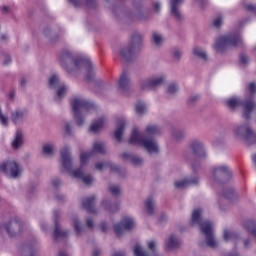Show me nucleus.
Segmentation results:
<instances>
[{
  "label": "nucleus",
  "instance_id": "nucleus-18",
  "mask_svg": "<svg viewBox=\"0 0 256 256\" xmlns=\"http://www.w3.org/2000/svg\"><path fill=\"white\" fill-rule=\"evenodd\" d=\"M27 115H29L27 109L18 108L11 112V121L14 125H19V123H23L27 119Z\"/></svg>",
  "mask_w": 256,
  "mask_h": 256
},
{
  "label": "nucleus",
  "instance_id": "nucleus-15",
  "mask_svg": "<svg viewBox=\"0 0 256 256\" xmlns=\"http://www.w3.org/2000/svg\"><path fill=\"white\" fill-rule=\"evenodd\" d=\"M117 91L122 95H127V93L131 91V78L129 77V72L123 71L120 75Z\"/></svg>",
  "mask_w": 256,
  "mask_h": 256
},
{
  "label": "nucleus",
  "instance_id": "nucleus-8",
  "mask_svg": "<svg viewBox=\"0 0 256 256\" xmlns=\"http://www.w3.org/2000/svg\"><path fill=\"white\" fill-rule=\"evenodd\" d=\"M188 149L183 153V159L185 161H192L194 157L197 159H207V149L205 148V143L201 140H192L189 145Z\"/></svg>",
  "mask_w": 256,
  "mask_h": 256
},
{
  "label": "nucleus",
  "instance_id": "nucleus-32",
  "mask_svg": "<svg viewBox=\"0 0 256 256\" xmlns=\"http://www.w3.org/2000/svg\"><path fill=\"white\" fill-rule=\"evenodd\" d=\"M222 197L227 201H234L237 199V194L235 193V189L233 187L223 188L222 189Z\"/></svg>",
  "mask_w": 256,
  "mask_h": 256
},
{
  "label": "nucleus",
  "instance_id": "nucleus-43",
  "mask_svg": "<svg viewBox=\"0 0 256 256\" xmlns=\"http://www.w3.org/2000/svg\"><path fill=\"white\" fill-rule=\"evenodd\" d=\"M145 207L148 215H153L155 211V202H153V198H148L145 202Z\"/></svg>",
  "mask_w": 256,
  "mask_h": 256
},
{
  "label": "nucleus",
  "instance_id": "nucleus-5",
  "mask_svg": "<svg viewBox=\"0 0 256 256\" xmlns=\"http://www.w3.org/2000/svg\"><path fill=\"white\" fill-rule=\"evenodd\" d=\"M227 107L230 111H235L237 108H243V119L249 121L251 119V113H253V109H256L255 99L253 98H245L241 99L239 97H233L226 101Z\"/></svg>",
  "mask_w": 256,
  "mask_h": 256
},
{
  "label": "nucleus",
  "instance_id": "nucleus-35",
  "mask_svg": "<svg viewBox=\"0 0 256 256\" xmlns=\"http://www.w3.org/2000/svg\"><path fill=\"white\" fill-rule=\"evenodd\" d=\"M99 153V155H105L107 153V147L104 142H96L93 144L92 153Z\"/></svg>",
  "mask_w": 256,
  "mask_h": 256
},
{
  "label": "nucleus",
  "instance_id": "nucleus-36",
  "mask_svg": "<svg viewBox=\"0 0 256 256\" xmlns=\"http://www.w3.org/2000/svg\"><path fill=\"white\" fill-rule=\"evenodd\" d=\"M167 95H170V97H175L177 93H179V84L177 82H172L167 86L166 89Z\"/></svg>",
  "mask_w": 256,
  "mask_h": 256
},
{
  "label": "nucleus",
  "instance_id": "nucleus-54",
  "mask_svg": "<svg viewBox=\"0 0 256 256\" xmlns=\"http://www.w3.org/2000/svg\"><path fill=\"white\" fill-rule=\"evenodd\" d=\"M98 5L97 0H85V6L88 9H97Z\"/></svg>",
  "mask_w": 256,
  "mask_h": 256
},
{
  "label": "nucleus",
  "instance_id": "nucleus-41",
  "mask_svg": "<svg viewBox=\"0 0 256 256\" xmlns=\"http://www.w3.org/2000/svg\"><path fill=\"white\" fill-rule=\"evenodd\" d=\"M199 99H201V95L191 94L187 99V106L195 107V105H197V103L199 102Z\"/></svg>",
  "mask_w": 256,
  "mask_h": 256
},
{
  "label": "nucleus",
  "instance_id": "nucleus-12",
  "mask_svg": "<svg viewBox=\"0 0 256 256\" xmlns=\"http://www.w3.org/2000/svg\"><path fill=\"white\" fill-rule=\"evenodd\" d=\"M4 229L9 237H19L23 233V221L19 217H13L4 224Z\"/></svg>",
  "mask_w": 256,
  "mask_h": 256
},
{
  "label": "nucleus",
  "instance_id": "nucleus-6",
  "mask_svg": "<svg viewBox=\"0 0 256 256\" xmlns=\"http://www.w3.org/2000/svg\"><path fill=\"white\" fill-rule=\"evenodd\" d=\"M239 46L243 47V38L241 37V33L232 32L230 34L219 37L214 45V49L219 53H225L227 49Z\"/></svg>",
  "mask_w": 256,
  "mask_h": 256
},
{
  "label": "nucleus",
  "instance_id": "nucleus-57",
  "mask_svg": "<svg viewBox=\"0 0 256 256\" xmlns=\"http://www.w3.org/2000/svg\"><path fill=\"white\" fill-rule=\"evenodd\" d=\"M195 5H199L200 9H205L209 5V0H194Z\"/></svg>",
  "mask_w": 256,
  "mask_h": 256
},
{
  "label": "nucleus",
  "instance_id": "nucleus-3",
  "mask_svg": "<svg viewBox=\"0 0 256 256\" xmlns=\"http://www.w3.org/2000/svg\"><path fill=\"white\" fill-rule=\"evenodd\" d=\"M60 157L62 161V167L70 173V175H73L75 179H80L83 181L85 185H91L93 183V177L91 175L85 176L83 174V168L80 167L76 170H73V159L71 158V148L68 146H64L60 151Z\"/></svg>",
  "mask_w": 256,
  "mask_h": 256
},
{
  "label": "nucleus",
  "instance_id": "nucleus-9",
  "mask_svg": "<svg viewBox=\"0 0 256 256\" xmlns=\"http://www.w3.org/2000/svg\"><path fill=\"white\" fill-rule=\"evenodd\" d=\"M212 176L216 183L225 185V183H229L233 179V172H231V168L227 165L214 166L212 168Z\"/></svg>",
  "mask_w": 256,
  "mask_h": 256
},
{
  "label": "nucleus",
  "instance_id": "nucleus-2",
  "mask_svg": "<svg viewBox=\"0 0 256 256\" xmlns=\"http://www.w3.org/2000/svg\"><path fill=\"white\" fill-rule=\"evenodd\" d=\"M143 1L145 0H133V5L136 9L135 13L123 6V4L112 6V13L116 19H121L122 21H148L149 12L142 10Z\"/></svg>",
  "mask_w": 256,
  "mask_h": 256
},
{
  "label": "nucleus",
  "instance_id": "nucleus-29",
  "mask_svg": "<svg viewBox=\"0 0 256 256\" xmlns=\"http://www.w3.org/2000/svg\"><path fill=\"white\" fill-rule=\"evenodd\" d=\"M102 206L104 207L105 211L108 213H117L120 209V204L119 202H111V200H103L102 201Z\"/></svg>",
  "mask_w": 256,
  "mask_h": 256
},
{
  "label": "nucleus",
  "instance_id": "nucleus-60",
  "mask_svg": "<svg viewBox=\"0 0 256 256\" xmlns=\"http://www.w3.org/2000/svg\"><path fill=\"white\" fill-rule=\"evenodd\" d=\"M108 166H109V162H99V163H96L95 169L97 171H103V169H105V167H108Z\"/></svg>",
  "mask_w": 256,
  "mask_h": 256
},
{
  "label": "nucleus",
  "instance_id": "nucleus-55",
  "mask_svg": "<svg viewBox=\"0 0 256 256\" xmlns=\"http://www.w3.org/2000/svg\"><path fill=\"white\" fill-rule=\"evenodd\" d=\"M108 167L112 173H121V166L116 165L114 163L108 162Z\"/></svg>",
  "mask_w": 256,
  "mask_h": 256
},
{
  "label": "nucleus",
  "instance_id": "nucleus-56",
  "mask_svg": "<svg viewBox=\"0 0 256 256\" xmlns=\"http://www.w3.org/2000/svg\"><path fill=\"white\" fill-rule=\"evenodd\" d=\"M191 167H192L193 173H198L199 170L201 169V162L199 160H194L192 162Z\"/></svg>",
  "mask_w": 256,
  "mask_h": 256
},
{
  "label": "nucleus",
  "instance_id": "nucleus-39",
  "mask_svg": "<svg viewBox=\"0 0 256 256\" xmlns=\"http://www.w3.org/2000/svg\"><path fill=\"white\" fill-rule=\"evenodd\" d=\"M193 55L195 57H198V59H202V61H208L209 57L207 56V53L203 51L200 47H195L193 49Z\"/></svg>",
  "mask_w": 256,
  "mask_h": 256
},
{
  "label": "nucleus",
  "instance_id": "nucleus-45",
  "mask_svg": "<svg viewBox=\"0 0 256 256\" xmlns=\"http://www.w3.org/2000/svg\"><path fill=\"white\" fill-rule=\"evenodd\" d=\"M93 156V151L90 152H82L80 154V163L81 165H86L87 161H89V158Z\"/></svg>",
  "mask_w": 256,
  "mask_h": 256
},
{
  "label": "nucleus",
  "instance_id": "nucleus-7",
  "mask_svg": "<svg viewBox=\"0 0 256 256\" xmlns=\"http://www.w3.org/2000/svg\"><path fill=\"white\" fill-rule=\"evenodd\" d=\"M71 107L73 111V117L76 125L78 127H83L85 119L81 111H93L95 109V104L83 99V98H74L71 100Z\"/></svg>",
  "mask_w": 256,
  "mask_h": 256
},
{
  "label": "nucleus",
  "instance_id": "nucleus-38",
  "mask_svg": "<svg viewBox=\"0 0 256 256\" xmlns=\"http://www.w3.org/2000/svg\"><path fill=\"white\" fill-rule=\"evenodd\" d=\"M21 256H35V248L31 245L20 246Z\"/></svg>",
  "mask_w": 256,
  "mask_h": 256
},
{
  "label": "nucleus",
  "instance_id": "nucleus-13",
  "mask_svg": "<svg viewBox=\"0 0 256 256\" xmlns=\"http://www.w3.org/2000/svg\"><path fill=\"white\" fill-rule=\"evenodd\" d=\"M135 221L132 218L124 217L122 220L113 225L114 233L117 237H121L125 231H133Z\"/></svg>",
  "mask_w": 256,
  "mask_h": 256
},
{
  "label": "nucleus",
  "instance_id": "nucleus-23",
  "mask_svg": "<svg viewBox=\"0 0 256 256\" xmlns=\"http://www.w3.org/2000/svg\"><path fill=\"white\" fill-rule=\"evenodd\" d=\"M125 125H127V121L124 118H118L116 120L117 129L114 132V137L119 143H121L123 139V131H125Z\"/></svg>",
  "mask_w": 256,
  "mask_h": 256
},
{
  "label": "nucleus",
  "instance_id": "nucleus-64",
  "mask_svg": "<svg viewBox=\"0 0 256 256\" xmlns=\"http://www.w3.org/2000/svg\"><path fill=\"white\" fill-rule=\"evenodd\" d=\"M76 9L83 5V0H68Z\"/></svg>",
  "mask_w": 256,
  "mask_h": 256
},
{
  "label": "nucleus",
  "instance_id": "nucleus-21",
  "mask_svg": "<svg viewBox=\"0 0 256 256\" xmlns=\"http://www.w3.org/2000/svg\"><path fill=\"white\" fill-rule=\"evenodd\" d=\"M95 196H90L82 199V207L87 211V213H92L93 215H97V209H95Z\"/></svg>",
  "mask_w": 256,
  "mask_h": 256
},
{
  "label": "nucleus",
  "instance_id": "nucleus-34",
  "mask_svg": "<svg viewBox=\"0 0 256 256\" xmlns=\"http://www.w3.org/2000/svg\"><path fill=\"white\" fill-rule=\"evenodd\" d=\"M180 243H179V238H177V235L172 234L170 235L168 241L166 242V247L167 249L171 250V249H177V247H179Z\"/></svg>",
  "mask_w": 256,
  "mask_h": 256
},
{
  "label": "nucleus",
  "instance_id": "nucleus-47",
  "mask_svg": "<svg viewBox=\"0 0 256 256\" xmlns=\"http://www.w3.org/2000/svg\"><path fill=\"white\" fill-rule=\"evenodd\" d=\"M187 134L185 133V130H174L173 131V137L176 141H183L185 139V136Z\"/></svg>",
  "mask_w": 256,
  "mask_h": 256
},
{
  "label": "nucleus",
  "instance_id": "nucleus-44",
  "mask_svg": "<svg viewBox=\"0 0 256 256\" xmlns=\"http://www.w3.org/2000/svg\"><path fill=\"white\" fill-rule=\"evenodd\" d=\"M135 111L138 115H145L147 112V105L143 102H138L135 106Z\"/></svg>",
  "mask_w": 256,
  "mask_h": 256
},
{
  "label": "nucleus",
  "instance_id": "nucleus-31",
  "mask_svg": "<svg viewBox=\"0 0 256 256\" xmlns=\"http://www.w3.org/2000/svg\"><path fill=\"white\" fill-rule=\"evenodd\" d=\"M43 35L48 39V41L50 43H55V41L57 39H59V35H57V33H55V31H53V29L51 28V26H46L43 29Z\"/></svg>",
  "mask_w": 256,
  "mask_h": 256
},
{
  "label": "nucleus",
  "instance_id": "nucleus-16",
  "mask_svg": "<svg viewBox=\"0 0 256 256\" xmlns=\"http://www.w3.org/2000/svg\"><path fill=\"white\" fill-rule=\"evenodd\" d=\"M164 81L165 77L163 76L158 78H147L146 80L141 81V89L142 91H151V89H156V87L163 85Z\"/></svg>",
  "mask_w": 256,
  "mask_h": 256
},
{
  "label": "nucleus",
  "instance_id": "nucleus-14",
  "mask_svg": "<svg viewBox=\"0 0 256 256\" xmlns=\"http://www.w3.org/2000/svg\"><path fill=\"white\" fill-rule=\"evenodd\" d=\"M185 3V0H170V16L176 21V23H183L185 17L181 13V4Z\"/></svg>",
  "mask_w": 256,
  "mask_h": 256
},
{
  "label": "nucleus",
  "instance_id": "nucleus-26",
  "mask_svg": "<svg viewBox=\"0 0 256 256\" xmlns=\"http://www.w3.org/2000/svg\"><path fill=\"white\" fill-rule=\"evenodd\" d=\"M69 230H62L61 224H58V226H54V232H53V238L54 241H67L69 239Z\"/></svg>",
  "mask_w": 256,
  "mask_h": 256
},
{
  "label": "nucleus",
  "instance_id": "nucleus-4",
  "mask_svg": "<svg viewBox=\"0 0 256 256\" xmlns=\"http://www.w3.org/2000/svg\"><path fill=\"white\" fill-rule=\"evenodd\" d=\"M203 210L196 209L192 212L190 225H199L201 232L205 235L206 245L215 249L217 241H215V233L213 232V224L210 221H204L201 216Z\"/></svg>",
  "mask_w": 256,
  "mask_h": 256
},
{
  "label": "nucleus",
  "instance_id": "nucleus-40",
  "mask_svg": "<svg viewBox=\"0 0 256 256\" xmlns=\"http://www.w3.org/2000/svg\"><path fill=\"white\" fill-rule=\"evenodd\" d=\"M104 120L103 118H100L93 122L89 128V131L91 133H97L101 127H103Z\"/></svg>",
  "mask_w": 256,
  "mask_h": 256
},
{
  "label": "nucleus",
  "instance_id": "nucleus-51",
  "mask_svg": "<svg viewBox=\"0 0 256 256\" xmlns=\"http://www.w3.org/2000/svg\"><path fill=\"white\" fill-rule=\"evenodd\" d=\"M54 150H55V146H53L52 144H46L42 148L44 155H53Z\"/></svg>",
  "mask_w": 256,
  "mask_h": 256
},
{
  "label": "nucleus",
  "instance_id": "nucleus-42",
  "mask_svg": "<svg viewBox=\"0 0 256 256\" xmlns=\"http://www.w3.org/2000/svg\"><path fill=\"white\" fill-rule=\"evenodd\" d=\"M49 89H57L59 87V76L53 74L48 80Z\"/></svg>",
  "mask_w": 256,
  "mask_h": 256
},
{
  "label": "nucleus",
  "instance_id": "nucleus-62",
  "mask_svg": "<svg viewBox=\"0 0 256 256\" xmlns=\"http://www.w3.org/2000/svg\"><path fill=\"white\" fill-rule=\"evenodd\" d=\"M167 221H168L167 214L161 213L158 218V222L160 223V225H165V223H167Z\"/></svg>",
  "mask_w": 256,
  "mask_h": 256
},
{
  "label": "nucleus",
  "instance_id": "nucleus-20",
  "mask_svg": "<svg viewBox=\"0 0 256 256\" xmlns=\"http://www.w3.org/2000/svg\"><path fill=\"white\" fill-rule=\"evenodd\" d=\"M161 126L157 124H149L145 129L144 139H155L157 135H161Z\"/></svg>",
  "mask_w": 256,
  "mask_h": 256
},
{
  "label": "nucleus",
  "instance_id": "nucleus-17",
  "mask_svg": "<svg viewBox=\"0 0 256 256\" xmlns=\"http://www.w3.org/2000/svg\"><path fill=\"white\" fill-rule=\"evenodd\" d=\"M138 51L139 50H136L133 46L128 44L120 49V57H122L126 63H131L135 61Z\"/></svg>",
  "mask_w": 256,
  "mask_h": 256
},
{
  "label": "nucleus",
  "instance_id": "nucleus-61",
  "mask_svg": "<svg viewBox=\"0 0 256 256\" xmlns=\"http://www.w3.org/2000/svg\"><path fill=\"white\" fill-rule=\"evenodd\" d=\"M247 91H249V93L251 95H255L256 94V83L255 82H251L248 86H247Z\"/></svg>",
  "mask_w": 256,
  "mask_h": 256
},
{
  "label": "nucleus",
  "instance_id": "nucleus-1",
  "mask_svg": "<svg viewBox=\"0 0 256 256\" xmlns=\"http://www.w3.org/2000/svg\"><path fill=\"white\" fill-rule=\"evenodd\" d=\"M60 65L67 73H73L79 71L82 67L86 68V81L93 83L95 81V71L93 70V64L87 57L75 58L73 53L69 50H64L60 56Z\"/></svg>",
  "mask_w": 256,
  "mask_h": 256
},
{
  "label": "nucleus",
  "instance_id": "nucleus-25",
  "mask_svg": "<svg viewBox=\"0 0 256 256\" xmlns=\"http://www.w3.org/2000/svg\"><path fill=\"white\" fill-rule=\"evenodd\" d=\"M131 47H133L136 50H140L143 47V34H141L139 31H134L131 35L130 44Z\"/></svg>",
  "mask_w": 256,
  "mask_h": 256
},
{
  "label": "nucleus",
  "instance_id": "nucleus-11",
  "mask_svg": "<svg viewBox=\"0 0 256 256\" xmlns=\"http://www.w3.org/2000/svg\"><path fill=\"white\" fill-rule=\"evenodd\" d=\"M0 171L12 179H17L23 173V166L20 167L15 161H6L0 164Z\"/></svg>",
  "mask_w": 256,
  "mask_h": 256
},
{
  "label": "nucleus",
  "instance_id": "nucleus-58",
  "mask_svg": "<svg viewBox=\"0 0 256 256\" xmlns=\"http://www.w3.org/2000/svg\"><path fill=\"white\" fill-rule=\"evenodd\" d=\"M152 40H153V43H155V45H161V42L163 41V37H161V35L154 32L152 34Z\"/></svg>",
  "mask_w": 256,
  "mask_h": 256
},
{
  "label": "nucleus",
  "instance_id": "nucleus-30",
  "mask_svg": "<svg viewBox=\"0 0 256 256\" xmlns=\"http://www.w3.org/2000/svg\"><path fill=\"white\" fill-rule=\"evenodd\" d=\"M143 140H145V136L139 138V131H137V128H133L129 144L130 145H143Z\"/></svg>",
  "mask_w": 256,
  "mask_h": 256
},
{
  "label": "nucleus",
  "instance_id": "nucleus-53",
  "mask_svg": "<svg viewBox=\"0 0 256 256\" xmlns=\"http://www.w3.org/2000/svg\"><path fill=\"white\" fill-rule=\"evenodd\" d=\"M172 55L176 61H181V57H183V51L180 48H174Z\"/></svg>",
  "mask_w": 256,
  "mask_h": 256
},
{
  "label": "nucleus",
  "instance_id": "nucleus-24",
  "mask_svg": "<svg viewBox=\"0 0 256 256\" xmlns=\"http://www.w3.org/2000/svg\"><path fill=\"white\" fill-rule=\"evenodd\" d=\"M23 145H25V133H23V130L18 129L12 140L11 146L14 151H17V149L23 147Z\"/></svg>",
  "mask_w": 256,
  "mask_h": 256
},
{
  "label": "nucleus",
  "instance_id": "nucleus-49",
  "mask_svg": "<svg viewBox=\"0 0 256 256\" xmlns=\"http://www.w3.org/2000/svg\"><path fill=\"white\" fill-rule=\"evenodd\" d=\"M239 63L242 67H247L249 65V56L245 53L239 55Z\"/></svg>",
  "mask_w": 256,
  "mask_h": 256
},
{
  "label": "nucleus",
  "instance_id": "nucleus-27",
  "mask_svg": "<svg viewBox=\"0 0 256 256\" xmlns=\"http://www.w3.org/2000/svg\"><path fill=\"white\" fill-rule=\"evenodd\" d=\"M223 239L224 241H226V243L228 241H234V249H237V242L239 241V233H237V231L235 230H224L223 232Z\"/></svg>",
  "mask_w": 256,
  "mask_h": 256
},
{
  "label": "nucleus",
  "instance_id": "nucleus-22",
  "mask_svg": "<svg viewBox=\"0 0 256 256\" xmlns=\"http://www.w3.org/2000/svg\"><path fill=\"white\" fill-rule=\"evenodd\" d=\"M142 145L150 155H152V153H155L156 155L159 153V146L157 145L155 138H145L142 140Z\"/></svg>",
  "mask_w": 256,
  "mask_h": 256
},
{
  "label": "nucleus",
  "instance_id": "nucleus-10",
  "mask_svg": "<svg viewBox=\"0 0 256 256\" xmlns=\"http://www.w3.org/2000/svg\"><path fill=\"white\" fill-rule=\"evenodd\" d=\"M234 131L237 137L245 141L246 145H256V133L253 131L248 123L237 126Z\"/></svg>",
  "mask_w": 256,
  "mask_h": 256
},
{
  "label": "nucleus",
  "instance_id": "nucleus-59",
  "mask_svg": "<svg viewBox=\"0 0 256 256\" xmlns=\"http://www.w3.org/2000/svg\"><path fill=\"white\" fill-rule=\"evenodd\" d=\"M61 213L59 210H54V227L60 225Z\"/></svg>",
  "mask_w": 256,
  "mask_h": 256
},
{
  "label": "nucleus",
  "instance_id": "nucleus-33",
  "mask_svg": "<svg viewBox=\"0 0 256 256\" xmlns=\"http://www.w3.org/2000/svg\"><path fill=\"white\" fill-rule=\"evenodd\" d=\"M72 223H73L74 231L77 237H79L81 233L85 231V228H83V224L81 223V221H79V218L77 216H74L72 218Z\"/></svg>",
  "mask_w": 256,
  "mask_h": 256
},
{
  "label": "nucleus",
  "instance_id": "nucleus-37",
  "mask_svg": "<svg viewBox=\"0 0 256 256\" xmlns=\"http://www.w3.org/2000/svg\"><path fill=\"white\" fill-rule=\"evenodd\" d=\"M65 95H67V86H65V85H60V86L57 88L56 96L54 97V101H56L57 103H59V101H61V99H63V97H65Z\"/></svg>",
  "mask_w": 256,
  "mask_h": 256
},
{
  "label": "nucleus",
  "instance_id": "nucleus-50",
  "mask_svg": "<svg viewBox=\"0 0 256 256\" xmlns=\"http://www.w3.org/2000/svg\"><path fill=\"white\" fill-rule=\"evenodd\" d=\"M64 131L67 137H73V127L71 126V122L64 123Z\"/></svg>",
  "mask_w": 256,
  "mask_h": 256
},
{
  "label": "nucleus",
  "instance_id": "nucleus-63",
  "mask_svg": "<svg viewBox=\"0 0 256 256\" xmlns=\"http://www.w3.org/2000/svg\"><path fill=\"white\" fill-rule=\"evenodd\" d=\"M0 123H2V125H4V127H7V125H9L7 117H5L3 115V112L1 111V107H0Z\"/></svg>",
  "mask_w": 256,
  "mask_h": 256
},
{
  "label": "nucleus",
  "instance_id": "nucleus-46",
  "mask_svg": "<svg viewBox=\"0 0 256 256\" xmlns=\"http://www.w3.org/2000/svg\"><path fill=\"white\" fill-rule=\"evenodd\" d=\"M149 251H151L152 256H160L157 252V241L152 240L147 243Z\"/></svg>",
  "mask_w": 256,
  "mask_h": 256
},
{
  "label": "nucleus",
  "instance_id": "nucleus-28",
  "mask_svg": "<svg viewBox=\"0 0 256 256\" xmlns=\"http://www.w3.org/2000/svg\"><path fill=\"white\" fill-rule=\"evenodd\" d=\"M122 158L124 159V161H129L130 163H132V165H134L135 167H139V165H143V158H140L135 154L124 152L122 154Z\"/></svg>",
  "mask_w": 256,
  "mask_h": 256
},
{
  "label": "nucleus",
  "instance_id": "nucleus-19",
  "mask_svg": "<svg viewBox=\"0 0 256 256\" xmlns=\"http://www.w3.org/2000/svg\"><path fill=\"white\" fill-rule=\"evenodd\" d=\"M176 189H185V187H191V185H199V176L186 177L181 181L174 183Z\"/></svg>",
  "mask_w": 256,
  "mask_h": 256
},
{
  "label": "nucleus",
  "instance_id": "nucleus-48",
  "mask_svg": "<svg viewBox=\"0 0 256 256\" xmlns=\"http://www.w3.org/2000/svg\"><path fill=\"white\" fill-rule=\"evenodd\" d=\"M134 255L135 256H149V252L141 249L139 244H136L134 247Z\"/></svg>",
  "mask_w": 256,
  "mask_h": 256
},
{
  "label": "nucleus",
  "instance_id": "nucleus-52",
  "mask_svg": "<svg viewBox=\"0 0 256 256\" xmlns=\"http://www.w3.org/2000/svg\"><path fill=\"white\" fill-rule=\"evenodd\" d=\"M109 191L113 197H119V194L121 193V187L112 185L109 186Z\"/></svg>",
  "mask_w": 256,
  "mask_h": 256
}]
</instances>
